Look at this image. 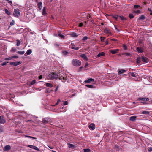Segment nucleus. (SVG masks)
I'll list each match as a JSON object with an SVG mask.
<instances>
[{
  "label": "nucleus",
  "instance_id": "f257e3e1",
  "mask_svg": "<svg viewBox=\"0 0 152 152\" xmlns=\"http://www.w3.org/2000/svg\"><path fill=\"white\" fill-rule=\"evenodd\" d=\"M48 77L51 80L56 79L58 78H59V76L57 74L53 72H51L49 74Z\"/></svg>",
  "mask_w": 152,
  "mask_h": 152
},
{
  "label": "nucleus",
  "instance_id": "f03ea898",
  "mask_svg": "<svg viewBox=\"0 0 152 152\" xmlns=\"http://www.w3.org/2000/svg\"><path fill=\"white\" fill-rule=\"evenodd\" d=\"M72 63L74 66H78L80 65L81 62L78 60L73 59L72 60Z\"/></svg>",
  "mask_w": 152,
  "mask_h": 152
},
{
  "label": "nucleus",
  "instance_id": "7ed1b4c3",
  "mask_svg": "<svg viewBox=\"0 0 152 152\" xmlns=\"http://www.w3.org/2000/svg\"><path fill=\"white\" fill-rule=\"evenodd\" d=\"M14 16L16 17H18L20 15V13L19 10L18 9H16L14 10L13 12Z\"/></svg>",
  "mask_w": 152,
  "mask_h": 152
},
{
  "label": "nucleus",
  "instance_id": "20e7f679",
  "mask_svg": "<svg viewBox=\"0 0 152 152\" xmlns=\"http://www.w3.org/2000/svg\"><path fill=\"white\" fill-rule=\"evenodd\" d=\"M51 119L50 118L46 117L43 118L42 119V122L44 124H46L48 122L50 121Z\"/></svg>",
  "mask_w": 152,
  "mask_h": 152
},
{
  "label": "nucleus",
  "instance_id": "39448f33",
  "mask_svg": "<svg viewBox=\"0 0 152 152\" xmlns=\"http://www.w3.org/2000/svg\"><path fill=\"white\" fill-rule=\"evenodd\" d=\"M141 61L143 62L147 63L148 61V59L147 57L141 56Z\"/></svg>",
  "mask_w": 152,
  "mask_h": 152
},
{
  "label": "nucleus",
  "instance_id": "423d86ee",
  "mask_svg": "<svg viewBox=\"0 0 152 152\" xmlns=\"http://www.w3.org/2000/svg\"><path fill=\"white\" fill-rule=\"evenodd\" d=\"M149 99L148 98L144 97L142 98L140 97L137 100L138 101H142L144 102H146L149 101Z\"/></svg>",
  "mask_w": 152,
  "mask_h": 152
},
{
  "label": "nucleus",
  "instance_id": "0eeeda50",
  "mask_svg": "<svg viewBox=\"0 0 152 152\" xmlns=\"http://www.w3.org/2000/svg\"><path fill=\"white\" fill-rule=\"evenodd\" d=\"M62 53L63 56H68L69 54V52L65 50H63L62 51Z\"/></svg>",
  "mask_w": 152,
  "mask_h": 152
},
{
  "label": "nucleus",
  "instance_id": "6e6552de",
  "mask_svg": "<svg viewBox=\"0 0 152 152\" xmlns=\"http://www.w3.org/2000/svg\"><path fill=\"white\" fill-rule=\"evenodd\" d=\"M11 147L10 145H6L4 148L3 150L4 151H9L11 149Z\"/></svg>",
  "mask_w": 152,
  "mask_h": 152
},
{
  "label": "nucleus",
  "instance_id": "1a4fd4ad",
  "mask_svg": "<svg viewBox=\"0 0 152 152\" xmlns=\"http://www.w3.org/2000/svg\"><path fill=\"white\" fill-rule=\"evenodd\" d=\"M6 122V120L4 119L3 116H0V124H3Z\"/></svg>",
  "mask_w": 152,
  "mask_h": 152
},
{
  "label": "nucleus",
  "instance_id": "9d476101",
  "mask_svg": "<svg viewBox=\"0 0 152 152\" xmlns=\"http://www.w3.org/2000/svg\"><path fill=\"white\" fill-rule=\"evenodd\" d=\"M46 7H44L43 8L42 12V14L43 15L46 16L47 18V13L46 12Z\"/></svg>",
  "mask_w": 152,
  "mask_h": 152
},
{
  "label": "nucleus",
  "instance_id": "9b49d317",
  "mask_svg": "<svg viewBox=\"0 0 152 152\" xmlns=\"http://www.w3.org/2000/svg\"><path fill=\"white\" fill-rule=\"evenodd\" d=\"M71 44L72 46L71 48L72 49L76 50H78L79 49V48L78 47H75V45L73 43H71Z\"/></svg>",
  "mask_w": 152,
  "mask_h": 152
},
{
  "label": "nucleus",
  "instance_id": "f8f14e48",
  "mask_svg": "<svg viewBox=\"0 0 152 152\" xmlns=\"http://www.w3.org/2000/svg\"><path fill=\"white\" fill-rule=\"evenodd\" d=\"M20 64V62H11L10 63V64L11 65H12L14 66H17Z\"/></svg>",
  "mask_w": 152,
  "mask_h": 152
},
{
  "label": "nucleus",
  "instance_id": "ddd939ff",
  "mask_svg": "<svg viewBox=\"0 0 152 152\" xmlns=\"http://www.w3.org/2000/svg\"><path fill=\"white\" fill-rule=\"evenodd\" d=\"M119 51L118 49H116L115 50H110V52L112 54H115L118 53V52Z\"/></svg>",
  "mask_w": 152,
  "mask_h": 152
},
{
  "label": "nucleus",
  "instance_id": "4468645a",
  "mask_svg": "<svg viewBox=\"0 0 152 152\" xmlns=\"http://www.w3.org/2000/svg\"><path fill=\"white\" fill-rule=\"evenodd\" d=\"M95 124L93 123L91 124L89 126V128L90 129H91L92 130H94L95 128Z\"/></svg>",
  "mask_w": 152,
  "mask_h": 152
},
{
  "label": "nucleus",
  "instance_id": "2eb2a0df",
  "mask_svg": "<svg viewBox=\"0 0 152 152\" xmlns=\"http://www.w3.org/2000/svg\"><path fill=\"white\" fill-rule=\"evenodd\" d=\"M118 74L119 75L123 74L126 72V70L122 69H118Z\"/></svg>",
  "mask_w": 152,
  "mask_h": 152
},
{
  "label": "nucleus",
  "instance_id": "dca6fc26",
  "mask_svg": "<svg viewBox=\"0 0 152 152\" xmlns=\"http://www.w3.org/2000/svg\"><path fill=\"white\" fill-rule=\"evenodd\" d=\"M29 148L33 149L36 150L37 151H39V148L38 147H37L34 145H29Z\"/></svg>",
  "mask_w": 152,
  "mask_h": 152
},
{
  "label": "nucleus",
  "instance_id": "f3484780",
  "mask_svg": "<svg viewBox=\"0 0 152 152\" xmlns=\"http://www.w3.org/2000/svg\"><path fill=\"white\" fill-rule=\"evenodd\" d=\"M59 79L61 80V81L63 82H64L66 80V75L65 76L62 77L61 76L60 77L59 76Z\"/></svg>",
  "mask_w": 152,
  "mask_h": 152
},
{
  "label": "nucleus",
  "instance_id": "a211bd4d",
  "mask_svg": "<svg viewBox=\"0 0 152 152\" xmlns=\"http://www.w3.org/2000/svg\"><path fill=\"white\" fill-rule=\"evenodd\" d=\"M37 6H38V8L39 9V10H41L42 8V2H40L38 3L37 4Z\"/></svg>",
  "mask_w": 152,
  "mask_h": 152
},
{
  "label": "nucleus",
  "instance_id": "6ab92c4d",
  "mask_svg": "<svg viewBox=\"0 0 152 152\" xmlns=\"http://www.w3.org/2000/svg\"><path fill=\"white\" fill-rule=\"evenodd\" d=\"M94 79L92 78H88V80H85L84 81L85 83H89L91 82H94Z\"/></svg>",
  "mask_w": 152,
  "mask_h": 152
},
{
  "label": "nucleus",
  "instance_id": "aec40b11",
  "mask_svg": "<svg viewBox=\"0 0 152 152\" xmlns=\"http://www.w3.org/2000/svg\"><path fill=\"white\" fill-rule=\"evenodd\" d=\"M80 57L83 58L84 60H85L86 61L88 60V58L85 54H82L80 55Z\"/></svg>",
  "mask_w": 152,
  "mask_h": 152
},
{
  "label": "nucleus",
  "instance_id": "412c9836",
  "mask_svg": "<svg viewBox=\"0 0 152 152\" xmlns=\"http://www.w3.org/2000/svg\"><path fill=\"white\" fill-rule=\"evenodd\" d=\"M105 53L104 52H102L99 53L96 56V57H99L101 56H104Z\"/></svg>",
  "mask_w": 152,
  "mask_h": 152
},
{
  "label": "nucleus",
  "instance_id": "4be33fe9",
  "mask_svg": "<svg viewBox=\"0 0 152 152\" xmlns=\"http://www.w3.org/2000/svg\"><path fill=\"white\" fill-rule=\"evenodd\" d=\"M136 117L137 116H133L130 117L129 119L131 121H134L136 120Z\"/></svg>",
  "mask_w": 152,
  "mask_h": 152
},
{
  "label": "nucleus",
  "instance_id": "5701e85b",
  "mask_svg": "<svg viewBox=\"0 0 152 152\" xmlns=\"http://www.w3.org/2000/svg\"><path fill=\"white\" fill-rule=\"evenodd\" d=\"M141 60V56L138 57L137 58L136 62L137 64H140V63Z\"/></svg>",
  "mask_w": 152,
  "mask_h": 152
},
{
  "label": "nucleus",
  "instance_id": "b1692460",
  "mask_svg": "<svg viewBox=\"0 0 152 152\" xmlns=\"http://www.w3.org/2000/svg\"><path fill=\"white\" fill-rule=\"evenodd\" d=\"M46 86L47 87H53V85L50 83H45Z\"/></svg>",
  "mask_w": 152,
  "mask_h": 152
},
{
  "label": "nucleus",
  "instance_id": "393cba45",
  "mask_svg": "<svg viewBox=\"0 0 152 152\" xmlns=\"http://www.w3.org/2000/svg\"><path fill=\"white\" fill-rule=\"evenodd\" d=\"M58 36L60 37L61 38L64 39L65 37L63 35L61 34L60 32H58Z\"/></svg>",
  "mask_w": 152,
  "mask_h": 152
},
{
  "label": "nucleus",
  "instance_id": "a878e982",
  "mask_svg": "<svg viewBox=\"0 0 152 152\" xmlns=\"http://www.w3.org/2000/svg\"><path fill=\"white\" fill-rule=\"evenodd\" d=\"M86 86L90 88H95V86L91 85H86Z\"/></svg>",
  "mask_w": 152,
  "mask_h": 152
},
{
  "label": "nucleus",
  "instance_id": "bb28decb",
  "mask_svg": "<svg viewBox=\"0 0 152 152\" xmlns=\"http://www.w3.org/2000/svg\"><path fill=\"white\" fill-rule=\"evenodd\" d=\"M71 35L73 37H77L78 36L77 34L75 33H72L71 34Z\"/></svg>",
  "mask_w": 152,
  "mask_h": 152
},
{
  "label": "nucleus",
  "instance_id": "cd10ccee",
  "mask_svg": "<svg viewBox=\"0 0 152 152\" xmlns=\"http://www.w3.org/2000/svg\"><path fill=\"white\" fill-rule=\"evenodd\" d=\"M136 50L139 53H142L143 52V51L141 48L140 47H137V48Z\"/></svg>",
  "mask_w": 152,
  "mask_h": 152
},
{
  "label": "nucleus",
  "instance_id": "c85d7f7f",
  "mask_svg": "<svg viewBox=\"0 0 152 152\" xmlns=\"http://www.w3.org/2000/svg\"><path fill=\"white\" fill-rule=\"evenodd\" d=\"M104 32L106 33H110L109 29L107 28L104 29Z\"/></svg>",
  "mask_w": 152,
  "mask_h": 152
},
{
  "label": "nucleus",
  "instance_id": "c756f323",
  "mask_svg": "<svg viewBox=\"0 0 152 152\" xmlns=\"http://www.w3.org/2000/svg\"><path fill=\"white\" fill-rule=\"evenodd\" d=\"M5 12L8 15H11V12L9 11L7 9H5Z\"/></svg>",
  "mask_w": 152,
  "mask_h": 152
},
{
  "label": "nucleus",
  "instance_id": "7c9ffc66",
  "mask_svg": "<svg viewBox=\"0 0 152 152\" xmlns=\"http://www.w3.org/2000/svg\"><path fill=\"white\" fill-rule=\"evenodd\" d=\"M18 48H16L15 47H13L11 49L10 51L11 52H15V51H16L17 50V49Z\"/></svg>",
  "mask_w": 152,
  "mask_h": 152
},
{
  "label": "nucleus",
  "instance_id": "2f4dec72",
  "mask_svg": "<svg viewBox=\"0 0 152 152\" xmlns=\"http://www.w3.org/2000/svg\"><path fill=\"white\" fill-rule=\"evenodd\" d=\"M145 16L144 15H142L139 18V20H144L145 19Z\"/></svg>",
  "mask_w": 152,
  "mask_h": 152
},
{
  "label": "nucleus",
  "instance_id": "473e14b6",
  "mask_svg": "<svg viewBox=\"0 0 152 152\" xmlns=\"http://www.w3.org/2000/svg\"><path fill=\"white\" fill-rule=\"evenodd\" d=\"M36 82V80H34L32 81L30 84H29V85H30V86L33 85Z\"/></svg>",
  "mask_w": 152,
  "mask_h": 152
},
{
  "label": "nucleus",
  "instance_id": "72a5a7b5",
  "mask_svg": "<svg viewBox=\"0 0 152 152\" xmlns=\"http://www.w3.org/2000/svg\"><path fill=\"white\" fill-rule=\"evenodd\" d=\"M129 73L133 77H135L136 76V74L135 72H130Z\"/></svg>",
  "mask_w": 152,
  "mask_h": 152
},
{
  "label": "nucleus",
  "instance_id": "f704fd0d",
  "mask_svg": "<svg viewBox=\"0 0 152 152\" xmlns=\"http://www.w3.org/2000/svg\"><path fill=\"white\" fill-rule=\"evenodd\" d=\"M68 146L69 148H74L75 147V145L72 144L70 143H68Z\"/></svg>",
  "mask_w": 152,
  "mask_h": 152
},
{
  "label": "nucleus",
  "instance_id": "c9c22d12",
  "mask_svg": "<svg viewBox=\"0 0 152 152\" xmlns=\"http://www.w3.org/2000/svg\"><path fill=\"white\" fill-rule=\"evenodd\" d=\"M16 41H17L16 46H18L20 44V43H21L20 42V40H19L18 39Z\"/></svg>",
  "mask_w": 152,
  "mask_h": 152
},
{
  "label": "nucleus",
  "instance_id": "e433bc0d",
  "mask_svg": "<svg viewBox=\"0 0 152 152\" xmlns=\"http://www.w3.org/2000/svg\"><path fill=\"white\" fill-rule=\"evenodd\" d=\"M25 53L24 51H18L17 52V53L20 55H23Z\"/></svg>",
  "mask_w": 152,
  "mask_h": 152
},
{
  "label": "nucleus",
  "instance_id": "4c0bfd02",
  "mask_svg": "<svg viewBox=\"0 0 152 152\" xmlns=\"http://www.w3.org/2000/svg\"><path fill=\"white\" fill-rule=\"evenodd\" d=\"M142 114H143L149 115L150 113L148 111H143L142 112Z\"/></svg>",
  "mask_w": 152,
  "mask_h": 152
},
{
  "label": "nucleus",
  "instance_id": "58836bf2",
  "mask_svg": "<svg viewBox=\"0 0 152 152\" xmlns=\"http://www.w3.org/2000/svg\"><path fill=\"white\" fill-rule=\"evenodd\" d=\"M119 18L121 19L122 20H126V18L123 16H119Z\"/></svg>",
  "mask_w": 152,
  "mask_h": 152
},
{
  "label": "nucleus",
  "instance_id": "ea45409f",
  "mask_svg": "<svg viewBox=\"0 0 152 152\" xmlns=\"http://www.w3.org/2000/svg\"><path fill=\"white\" fill-rule=\"evenodd\" d=\"M123 54L124 55H125L127 56H132V54L129 53H123Z\"/></svg>",
  "mask_w": 152,
  "mask_h": 152
},
{
  "label": "nucleus",
  "instance_id": "a19ab883",
  "mask_svg": "<svg viewBox=\"0 0 152 152\" xmlns=\"http://www.w3.org/2000/svg\"><path fill=\"white\" fill-rule=\"evenodd\" d=\"M83 150L84 152H90L91 151L90 149L89 148L84 149Z\"/></svg>",
  "mask_w": 152,
  "mask_h": 152
},
{
  "label": "nucleus",
  "instance_id": "79ce46f5",
  "mask_svg": "<svg viewBox=\"0 0 152 152\" xmlns=\"http://www.w3.org/2000/svg\"><path fill=\"white\" fill-rule=\"evenodd\" d=\"M106 37H100L101 41L102 42H104V40L105 39Z\"/></svg>",
  "mask_w": 152,
  "mask_h": 152
},
{
  "label": "nucleus",
  "instance_id": "37998d69",
  "mask_svg": "<svg viewBox=\"0 0 152 152\" xmlns=\"http://www.w3.org/2000/svg\"><path fill=\"white\" fill-rule=\"evenodd\" d=\"M129 16L130 19L133 18L134 17V16L132 14H129Z\"/></svg>",
  "mask_w": 152,
  "mask_h": 152
},
{
  "label": "nucleus",
  "instance_id": "c03bdc74",
  "mask_svg": "<svg viewBox=\"0 0 152 152\" xmlns=\"http://www.w3.org/2000/svg\"><path fill=\"white\" fill-rule=\"evenodd\" d=\"M88 39V37L87 36H85L82 38V40L83 41H85L87 40Z\"/></svg>",
  "mask_w": 152,
  "mask_h": 152
},
{
  "label": "nucleus",
  "instance_id": "a18cd8bd",
  "mask_svg": "<svg viewBox=\"0 0 152 152\" xmlns=\"http://www.w3.org/2000/svg\"><path fill=\"white\" fill-rule=\"evenodd\" d=\"M12 59V56L9 58H5L4 60H10Z\"/></svg>",
  "mask_w": 152,
  "mask_h": 152
},
{
  "label": "nucleus",
  "instance_id": "49530a36",
  "mask_svg": "<svg viewBox=\"0 0 152 152\" xmlns=\"http://www.w3.org/2000/svg\"><path fill=\"white\" fill-rule=\"evenodd\" d=\"M15 23V21L14 20H12V21L10 23V25L11 26L14 25Z\"/></svg>",
  "mask_w": 152,
  "mask_h": 152
},
{
  "label": "nucleus",
  "instance_id": "de8ad7c7",
  "mask_svg": "<svg viewBox=\"0 0 152 152\" xmlns=\"http://www.w3.org/2000/svg\"><path fill=\"white\" fill-rule=\"evenodd\" d=\"M119 16L118 15H115L113 17V18L115 19L116 20H118V19H119Z\"/></svg>",
  "mask_w": 152,
  "mask_h": 152
},
{
  "label": "nucleus",
  "instance_id": "09e8293b",
  "mask_svg": "<svg viewBox=\"0 0 152 152\" xmlns=\"http://www.w3.org/2000/svg\"><path fill=\"white\" fill-rule=\"evenodd\" d=\"M28 3L27 1L26 2V3L25 5V7L26 8H28Z\"/></svg>",
  "mask_w": 152,
  "mask_h": 152
},
{
  "label": "nucleus",
  "instance_id": "8fccbe9b",
  "mask_svg": "<svg viewBox=\"0 0 152 152\" xmlns=\"http://www.w3.org/2000/svg\"><path fill=\"white\" fill-rule=\"evenodd\" d=\"M8 62H4L1 65L2 66H4L6 65L7 64V63Z\"/></svg>",
  "mask_w": 152,
  "mask_h": 152
},
{
  "label": "nucleus",
  "instance_id": "3c124183",
  "mask_svg": "<svg viewBox=\"0 0 152 152\" xmlns=\"http://www.w3.org/2000/svg\"><path fill=\"white\" fill-rule=\"evenodd\" d=\"M140 7V6L138 5H135L134 6V8L136 9L138 8L139 7Z\"/></svg>",
  "mask_w": 152,
  "mask_h": 152
},
{
  "label": "nucleus",
  "instance_id": "603ef678",
  "mask_svg": "<svg viewBox=\"0 0 152 152\" xmlns=\"http://www.w3.org/2000/svg\"><path fill=\"white\" fill-rule=\"evenodd\" d=\"M123 48L125 50H126L127 49V48L126 45H124L123 46Z\"/></svg>",
  "mask_w": 152,
  "mask_h": 152
},
{
  "label": "nucleus",
  "instance_id": "864d4df0",
  "mask_svg": "<svg viewBox=\"0 0 152 152\" xmlns=\"http://www.w3.org/2000/svg\"><path fill=\"white\" fill-rule=\"evenodd\" d=\"M60 101H61L60 100V99H58L57 100L56 103L54 106H55L57 105L59 103V102H60Z\"/></svg>",
  "mask_w": 152,
  "mask_h": 152
},
{
  "label": "nucleus",
  "instance_id": "5fc2aeb1",
  "mask_svg": "<svg viewBox=\"0 0 152 152\" xmlns=\"http://www.w3.org/2000/svg\"><path fill=\"white\" fill-rule=\"evenodd\" d=\"M148 150L149 152H151L152 151V148L151 147H149Z\"/></svg>",
  "mask_w": 152,
  "mask_h": 152
},
{
  "label": "nucleus",
  "instance_id": "6e6d98bb",
  "mask_svg": "<svg viewBox=\"0 0 152 152\" xmlns=\"http://www.w3.org/2000/svg\"><path fill=\"white\" fill-rule=\"evenodd\" d=\"M148 10L149 11V12H150V15H152V10H151V9L150 8H148Z\"/></svg>",
  "mask_w": 152,
  "mask_h": 152
},
{
  "label": "nucleus",
  "instance_id": "4d7b16f0",
  "mask_svg": "<svg viewBox=\"0 0 152 152\" xmlns=\"http://www.w3.org/2000/svg\"><path fill=\"white\" fill-rule=\"evenodd\" d=\"M54 45L57 48L60 45L59 44H57L56 43H55Z\"/></svg>",
  "mask_w": 152,
  "mask_h": 152
},
{
  "label": "nucleus",
  "instance_id": "13d9d810",
  "mask_svg": "<svg viewBox=\"0 0 152 152\" xmlns=\"http://www.w3.org/2000/svg\"><path fill=\"white\" fill-rule=\"evenodd\" d=\"M68 104V102L66 101H64L63 103V104L66 105Z\"/></svg>",
  "mask_w": 152,
  "mask_h": 152
},
{
  "label": "nucleus",
  "instance_id": "bf43d9fd",
  "mask_svg": "<svg viewBox=\"0 0 152 152\" xmlns=\"http://www.w3.org/2000/svg\"><path fill=\"white\" fill-rule=\"evenodd\" d=\"M29 138H30L31 139H33L34 140H35L37 138L35 137H31V136H29Z\"/></svg>",
  "mask_w": 152,
  "mask_h": 152
},
{
  "label": "nucleus",
  "instance_id": "052dcab7",
  "mask_svg": "<svg viewBox=\"0 0 152 152\" xmlns=\"http://www.w3.org/2000/svg\"><path fill=\"white\" fill-rule=\"evenodd\" d=\"M18 56H12V59L13 58H18Z\"/></svg>",
  "mask_w": 152,
  "mask_h": 152
},
{
  "label": "nucleus",
  "instance_id": "680f3d73",
  "mask_svg": "<svg viewBox=\"0 0 152 152\" xmlns=\"http://www.w3.org/2000/svg\"><path fill=\"white\" fill-rule=\"evenodd\" d=\"M134 12L136 13H140V10H137V11H134Z\"/></svg>",
  "mask_w": 152,
  "mask_h": 152
},
{
  "label": "nucleus",
  "instance_id": "e2e57ef3",
  "mask_svg": "<svg viewBox=\"0 0 152 152\" xmlns=\"http://www.w3.org/2000/svg\"><path fill=\"white\" fill-rule=\"evenodd\" d=\"M108 39L106 40V41L105 42V45H107L108 44Z\"/></svg>",
  "mask_w": 152,
  "mask_h": 152
},
{
  "label": "nucleus",
  "instance_id": "0e129e2a",
  "mask_svg": "<svg viewBox=\"0 0 152 152\" xmlns=\"http://www.w3.org/2000/svg\"><path fill=\"white\" fill-rule=\"evenodd\" d=\"M83 25V24L82 23H80L79 24V26L80 27H82Z\"/></svg>",
  "mask_w": 152,
  "mask_h": 152
},
{
  "label": "nucleus",
  "instance_id": "69168bd1",
  "mask_svg": "<svg viewBox=\"0 0 152 152\" xmlns=\"http://www.w3.org/2000/svg\"><path fill=\"white\" fill-rule=\"evenodd\" d=\"M140 102L142 103L143 104H147V103L146 102H144V101H143V102L141 101V102Z\"/></svg>",
  "mask_w": 152,
  "mask_h": 152
},
{
  "label": "nucleus",
  "instance_id": "338daca9",
  "mask_svg": "<svg viewBox=\"0 0 152 152\" xmlns=\"http://www.w3.org/2000/svg\"><path fill=\"white\" fill-rule=\"evenodd\" d=\"M58 88H59V87H58V86H57L56 87V89H55V92H56L57 91V90H58Z\"/></svg>",
  "mask_w": 152,
  "mask_h": 152
},
{
  "label": "nucleus",
  "instance_id": "774afa93",
  "mask_svg": "<svg viewBox=\"0 0 152 152\" xmlns=\"http://www.w3.org/2000/svg\"><path fill=\"white\" fill-rule=\"evenodd\" d=\"M88 65V63H86L85 64V67L86 68Z\"/></svg>",
  "mask_w": 152,
  "mask_h": 152
}]
</instances>
